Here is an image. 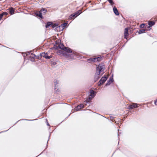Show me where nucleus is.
Wrapping results in <instances>:
<instances>
[{"label":"nucleus","mask_w":157,"mask_h":157,"mask_svg":"<svg viewBox=\"0 0 157 157\" xmlns=\"http://www.w3.org/2000/svg\"><path fill=\"white\" fill-rule=\"evenodd\" d=\"M105 67L104 65L102 64H100L97 67V72L95 74L96 76L99 78L98 76L100 74L102 75L104 72Z\"/></svg>","instance_id":"1"},{"label":"nucleus","mask_w":157,"mask_h":157,"mask_svg":"<svg viewBox=\"0 0 157 157\" xmlns=\"http://www.w3.org/2000/svg\"><path fill=\"white\" fill-rule=\"evenodd\" d=\"M46 10L44 8H42L39 12H37L36 13V15L41 18H43V14H44L46 12Z\"/></svg>","instance_id":"2"},{"label":"nucleus","mask_w":157,"mask_h":157,"mask_svg":"<svg viewBox=\"0 0 157 157\" xmlns=\"http://www.w3.org/2000/svg\"><path fill=\"white\" fill-rule=\"evenodd\" d=\"M59 48L66 52H72V50L69 48H67L64 46V45L62 44H60L59 45Z\"/></svg>","instance_id":"3"},{"label":"nucleus","mask_w":157,"mask_h":157,"mask_svg":"<svg viewBox=\"0 0 157 157\" xmlns=\"http://www.w3.org/2000/svg\"><path fill=\"white\" fill-rule=\"evenodd\" d=\"M90 97L87 100L86 102H89L91 99L94 98L96 94V93L93 90H90Z\"/></svg>","instance_id":"4"},{"label":"nucleus","mask_w":157,"mask_h":157,"mask_svg":"<svg viewBox=\"0 0 157 157\" xmlns=\"http://www.w3.org/2000/svg\"><path fill=\"white\" fill-rule=\"evenodd\" d=\"M72 54H67L66 55V57L68 59L71 60H73L74 59V56L75 55H76L77 53L75 51H72Z\"/></svg>","instance_id":"5"},{"label":"nucleus","mask_w":157,"mask_h":157,"mask_svg":"<svg viewBox=\"0 0 157 157\" xmlns=\"http://www.w3.org/2000/svg\"><path fill=\"white\" fill-rule=\"evenodd\" d=\"M102 59V58L101 57H98L96 58H90L88 59V61L89 62H95L97 61H101Z\"/></svg>","instance_id":"6"},{"label":"nucleus","mask_w":157,"mask_h":157,"mask_svg":"<svg viewBox=\"0 0 157 157\" xmlns=\"http://www.w3.org/2000/svg\"><path fill=\"white\" fill-rule=\"evenodd\" d=\"M107 76H105L104 77H103L99 82L98 83V85H101L103 84V83H104L107 80Z\"/></svg>","instance_id":"7"},{"label":"nucleus","mask_w":157,"mask_h":157,"mask_svg":"<svg viewBox=\"0 0 157 157\" xmlns=\"http://www.w3.org/2000/svg\"><path fill=\"white\" fill-rule=\"evenodd\" d=\"M138 105L137 104L133 103L128 106V109H131L133 108H136L138 107Z\"/></svg>","instance_id":"8"},{"label":"nucleus","mask_w":157,"mask_h":157,"mask_svg":"<svg viewBox=\"0 0 157 157\" xmlns=\"http://www.w3.org/2000/svg\"><path fill=\"white\" fill-rule=\"evenodd\" d=\"M41 56L42 57L47 59H49L52 57L51 56H48L47 53L43 52L41 54Z\"/></svg>","instance_id":"9"},{"label":"nucleus","mask_w":157,"mask_h":157,"mask_svg":"<svg viewBox=\"0 0 157 157\" xmlns=\"http://www.w3.org/2000/svg\"><path fill=\"white\" fill-rule=\"evenodd\" d=\"M84 107V105L83 104H81L77 106L75 109V110L76 111H79L81 109Z\"/></svg>","instance_id":"10"},{"label":"nucleus","mask_w":157,"mask_h":157,"mask_svg":"<svg viewBox=\"0 0 157 157\" xmlns=\"http://www.w3.org/2000/svg\"><path fill=\"white\" fill-rule=\"evenodd\" d=\"M113 78H110L109 80L108 81L107 83L106 84L105 86H107L108 85H109L113 82Z\"/></svg>","instance_id":"11"},{"label":"nucleus","mask_w":157,"mask_h":157,"mask_svg":"<svg viewBox=\"0 0 157 157\" xmlns=\"http://www.w3.org/2000/svg\"><path fill=\"white\" fill-rule=\"evenodd\" d=\"M54 83L55 84V87H57V86H56V85L58 84V83H59V81L56 80H55L54 81ZM57 92V91L58 90V89L56 87L55 88V89H54Z\"/></svg>","instance_id":"12"},{"label":"nucleus","mask_w":157,"mask_h":157,"mask_svg":"<svg viewBox=\"0 0 157 157\" xmlns=\"http://www.w3.org/2000/svg\"><path fill=\"white\" fill-rule=\"evenodd\" d=\"M113 10L114 13L116 15H119V13L116 7L114 6L113 8Z\"/></svg>","instance_id":"13"},{"label":"nucleus","mask_w":157,"mask_h":157,"mask_svg":"<svg viewBox=\"0 0 157 157\" xmlns=\"http://www.w3.org/2000/svg\"><path fill=\"white\" fill-rule=\"evenodd\" d=\"M128 28H126L124 29V37L125 38H127V36L128 35Z\"/></svg>","instance_id":"14"},{"label":"nucleus","mask_w":157,"mask_h":157,"mask_svg":"<svg viewBox=\"0 0 157 157\" xmlns=\"http://www.w3.org/2000/svg\"><path fill=\"white\" fill-rule=\"evenodd\" d=\"M74 13L71 14L69 16V19L70 20H71L72 19L75 18L76 17Z\"/></svg>","instance_id":"15"},{"label":"nucleus","mask_w":157,"mask_h":157,"mask_svg":"<svg viewBox=\"0 0 157 157\" xmlns=\"http://www.w3.org/2000/svg\"><path fill=\"white\" fill-rule=\"evenodd\" d=\"M50 26H51L53 28L55 27V26L52 25V23L51 22H48L46 25V28H47L48 27H49Z\"/></svg>","instance_id":"16"},{"label":"nucleus","mask_w":157,"mask_h":157,"mask_svg":"<svg viewBox=\"0 0 157 157\" xmlns=\"http://www.w3.org/2000/svg\"><path fill=\"white\" fill-rule=\"evenodd\" d=\"M81 13H82L81 10H79L78 11L74 13L75 14V16H76V17H77L79 15H80Z\"/></svg>","instance_id":"17"},{"label":"nucleus","mask_w":157,"mask_h":157,"mask_svg":"<svg viewBox=\"0 0 157 157\" xmlns=\"http://www.w3.org/2000/svg\"><path fill=\"white\" fill-rule=\"evenodd\" d=\"M10 13L11 15L13 14L14 13V10L12 8L9 9Z\"/></svg>","instance_id":"18"},{"label":"nucleus","mask_w":157,"mask_h":157,"mask_svg":"<svg viewBox=\"0 0 157 157\" xmlns=\"http://www.w3.org/2000/svg\"><path fill=\"white\" fill-rule=\"evenodd\" d=\"M155 24V22L152 21H149L148 22V24L150 26H152V25H154Z\"/></svg>","instance_id":"19"},{"label":"nucleus","mask_w":157,"mask_h":157,"mask_svg":"<svg viewBox=\"0 0 157 157\" xmlns=\"http://www.w3.org/2000/svg\"><path fill=\"white\" fill-rule=\"evenodd\" d=\"M67 23H64L61 25V27L63 29H64L67 26Z\"/></svg>","instance_id":"20"},{"label":"nucleus","mask_w":157,"mask_h":157,"mask_svg":"<svg viewBox=\"0 0 157 157\" xmlns=\"http://www.w3.org/2000/svg\"><path fill=\"white\" fill-rule=\"evenodd\" d=\"M146 30V29H143L140 30L139 31L138 33L139 34H140L141 33H144L145 31Z\"/></svg>","instance_id":"21"},{"label":"nucleus","mask_w":157,"mask_h":157,"mask_svg":"<svg viewBox=\"0 0 157 157\" xmlns=\"http://www.w3.org/2000/svg\"><path fill=\"white\" fill-rule=\"evenodd\" d=\"M109 2L111 4V5H112L114 3L112 0H108Z\"/></svg>","instance_id":"22"},{"label":"nucleus","mask_w":157,"mask_h":157,"mask_svg":"<svg viewBox=\"0 0 157 157\" xmlns=\"http://www.w3.org/2000/svg\"><path fill=\"white\" fill-rule=\"evenodd\" d=\"M145 25V24H142L140 25V27L141 28H143Z\"/></svg>","instance_id":"23"},{"label":"nucleus","mask_w":157,"mask_h":157,"mask_svg":"<svg viewBox=\"0 0 157 157\" xmlns=\"http://www.w3.org/2000/svg\"><path fill=\"white\" fill-rule=\"evenodd\" d=\"M2 14H3V15H7L8 14V13L7 12H3Z\"/></svg>","instance_id":"24"},{"label":"nucleus","mask_w":157,"mask_h":157,"mask_svg":"<svg viewBox=\"0 0 157 157\" xmlns=\"http://www.w3.org/2000/svg\"><path fill=\"white\" fill-rule=\"evenodd\" d=\"M150 27H151V26H149L147 28V29H146V30H150L151 29V28Z\"/></svg>","instance_id":"25"},{"label":"nucleus","mask_w":157,"mask_h":157,"mask_svg":"<svg viewBox=\"0 0 157 157\" xmlns=\"http://www.w3.org/2000/svg\"><path fill=\"white\" fill-rule=\"evenodd\" d=\"M3 16V15L2 13L0 14V20H1L2 19Z\"/></svg>","instance_id":"26"},{"label":"nucleus","mask_w":157,"mask_h":157,"mask_svg":"<svg viewBox=\"0 0 157 157\" xmlns=\"http://www.w3.org/2000/svg\"><path fill=\"white\" fill-rule=\"evenodd\" d=\"M155 105H157V100L155 101Z\"/></svg>","instance_id":"27"},{"label":"nucleus","mask_w":157,"mask_h":157,"mask_svg":"<svg viewBox=\"0 0 157 157\" xmlns=\"http://www.w3.org/2000/svg\"><path fill=\"white\" fill-rule=\"evenodd\" d=\"M47 125H48V126H49V124L48 123V124H47Z\"/></svg>","instance_id":"28"},{"label":"nucleus","mask_w":157,"mask_h":157,"mask_svg":"<svg viewBox=\"0 0 157 157\" xmlns=\"http://www.w3.org/2000/svg\"><path fill=\"white\" fill-rule=\"evenodd\" d=\"M33 55L34 56H35V55H34V54H33Z\"/></svg>","instance_id":"29"}]
</instances>
